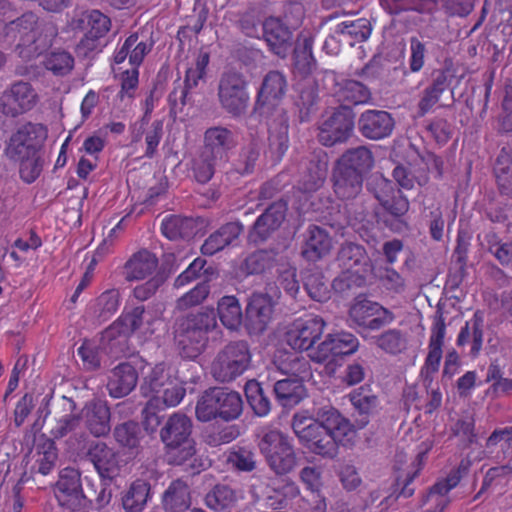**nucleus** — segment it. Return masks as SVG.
Segmentation results:
<instances>
[{"label": "nucleus", "instance_id": "51", "mask_svg": "<svg viewBox=\"0 0 512 512\" xmlns=\"http://www.w3.org/2000/svg\"><path fill=\"white\" fill-rule=\"evenodd\" d=\"M301 276L303 286L312 300L325 302L330 299V285L322 271L316 268L305 269Z\"/></svg>", "mask_w": 512, "mask_h": 512}, {"label": "nucleus", "instance_id": "58", "mask_svg": "<svg viewBox=\"0 0 512 512\" xmlns=\"http://www.w3.org/2000/svg\"><path fill=\"white\" fill-rule=\"evenodd\" d=\"M69 404L70 413L60 417L54 418L51 421L50 434L53 438L60 439L65 437L70 432L76 430L80 425V414H75L76 403L72 399H65Z\"/></svg>", "mask_w": 512, "mask_h": 512}, {"label": "nucleus", "instance_id": "23", "mask_svg": "<svg viewBox=\"0 0 512 512\" xmlns=\"http://www.w3.org/2000/svg\"><path fill=\"white\" fill-rule=\"evenodd\" d=\"M80 418L85 428L95 438L106 437L111 431V411L106 401L92 399L85 403Z\"/></svg>", "mask_w": 512, "mask_h": 512}, {"label": "nucleus", "instance_id": "52", "mask_svg": "<svg viewBox=\"0 0 512 512\" xmlns=\"http://www.w3.org/2000/svg\"><path fill=\"white\" fill-rule=\"evenodd\" d=\"M196 222L190 217L170 215L163 219L161 230L170 240L188 239L195 234Z\"/></svg>", "mask_w": 512, "mask_h": 512}, {"label": "nucleus", "instance_id": "26", "mask_svg": "<svg viewBox=\"0 0 512 512\" xmlns=\"http://www.w3.org/2000/svg\"><path fill=\"white\" fill-rule=\"evenodd\" d=\"M261 31L269 49L285 58L292 47V31L278 17L270 16L261 23Z\"/></svg>", "mask_w": 512, "mask_h": 512}, {"label": "nucleus", "instance_id": "4", "mask_svg": "<svg viewBox=\"0 0 512 512\" xmlns=\"http://www.w3.org/2000/svg\"><path fill=\"white\" fill-rule=\"evenodd\" d=\"M5 36L16 40L15 53L21 59L29 61L52 46L58 34L56 25L51 22H39L38 16L28 11L6 24Z\"/></svg>", "mask_w": 512, "mask_h": 512}, {"label": "nucleus", "instance_id": "35", "mask_svg": "<svg viewBox=\"0 0 512 512\" xmlns=\"http://www.w3.org/2000/svg\"><path fill=\"white\" fill-rule=\"evenodd\" d=\"M336 163L366 178L375 166V158L370 148L361 145L347 149Z\"/></svg>", "mask_w": 512, "mask_h": 512}, {"label": "nucleus", "instance_id": "19", "mask_svg": "<svg viewBox=\"0 0 512 512\" xmlns=\"http://www.w3.org/2000/svg\"><path fill=\"white\" fill-rule=\"evenodd\" d=\"M274 302L267 293H253L248 300L244 325L248 334L260 335L264 333L272 320Z\"/></svg>", "mask_w": 512, "mask_h": 512}, {"label": "nucleus", "instance_id": "2", "mask_svg": "<svg viewBox=\"0 0 512 512\" xmlns=\"http://www.w3.org/2000/svg\"><path fill=\"white\" fill-rule=\"evenodd\" d=\"M193 421L184 413L170 415L159 430L167 462L174 466L186 465L193 474L199 473L202 461L196 458V441Z\"/></svg>", "mask_w": 512, "mask_h": 512}, {"label": "nucleus", "instance_id": "62", "mask_svg": "<svg viewBox=\"0 0 512 512\" xmlns=\"http://www.w3.org/2000/svg\"><path fill=\"white\" fill-rule=\"evenodd\" d=\"M318 94L316 88L311 85H304L296 101L299 109L300 122H308L311 116L317 111Z\"/></svg>", "mask_w": 512, "mask_h": 512}, {"label": "nucleus", "instance_id": "3", "mask_svg": "<svg viewBox=\"0 0 512 512\" xmlns=\"http://www.w3.org/2000/svg\"><path fill=\"white\" fill-rule=\"evenodd\" d=\"M257 437L258 449L267 466L283 483L275 490H283L285 496H296L299 490L295 482L287 477L296 468L298 460L292 440L278 429L263 430Z\"/></svg>", "mask_w": 512, "mask_h": 512}, {"label": "nucleus", "instance_id": "11", "mask_svg": "<svg viewBox=\"0 0 512 512\" xmlns=\"http://www.w3.org/2000/svg\"><path fill=\"white\" fill-rule=\"evenodd\" d=\"M54 494L61 507L72 511L87 509L92 503L83 491L81 472L72 467L60 471Z\"/></svg>", "mask_w": 512, "mask_h": 512}, {"label": "nucleus", "instance_id": "9", "mask_svg": "<svg viewBox=\"0 0 512 512\" xmlns=\"http://www.w3.org/2000/svg\"><path fill=\"white\" fill-rule=\"evenodd\" d=\"M356 127L353 108L338 106L318 127L317 139L326 147L345 143Z\"/></svg>", "mask_w": 512, "mask_h": 512}, {"label": "nucleus", "instance_id": "44", "mask_svg": "<svg viewBox=\"0 0 512 512\" xmlns=\"http://www.w3.org/2000/svg\"><path fill=\"white\" fill-rule=\"evenodd\" d=\"M110 19L99 10L82 12L71 21L74 31L91 32L94 37H102L110 30Z\"/></svg>", "mask_w": 512, "mask_h": 512}, {"label": "nucleus", "instance_id": "25", "mask_svg": "<svg viewBox=\"0 0 512 512\" xmlns=\"http://www.w3.org/2000/svg\"><path fill=\"white\" fill-rule=\"evenodd\" d=\"M237 146L232 130L225 126H213L204 132L203 153L220 162L228 160V153Z\"/></svg>", "mask_w": 512, "mask_h": 512}, {"label": "nucleus", "instance_id": "40", "mask_svg": "<svg viewBox=\"0 0 512 512\" xmlns=\"http://www.w3.org/2000/svg\"><path fill=\"white\" fill-rule=\"evenodd\" d=\"M191 504L190 487L182 479L172 481L162 495V506L165 512H186Z\"/></svg>", "mask_w": 512, "mask_h": 512}, {"label": "nucleus", "instance_id": "18", "mask_svg": "<svg viewBox=\"0 0 512 512\" xmlns=\"http://www.w3.org/2000/svg\"><path fill=\"white\" fill-rule=\"evenodd\" d=\"M395 119L391 113L380 109H366L357 118L356 128L365 139L378 141L388 138L395 129Z\"/></svg>", "mask_w": 512, "mask_h": 512}, {"label": "nucleus", "instance_id": "43", "mask_svg": "<svg viewBox=\"0 0 512 512\" xmlns=\"http://www.w3.org/2000/svg\"><path fill=\"white\" fill-rule=\"evenodd\" d=\"M461 480L460 469L452 470L449 475L436 482L430 489L424 499V503H434L433 509H428L425 512H443L444 509L449 505L450 499L447 497L448 492L456 487Z\"/></svg>", "mask_w": 512, "mask_h": 512}, {"label": "nucleus", "instance_id": "36", "mask_svg": "<svg viewBox=\"0 0 512 512\" xmlns=\"http://www.w3.org/2000/svg\"><path fill=\"white\" fill-rule=\"evenodd\" d=\"M493 175L500 196L512 200V148L504 146L493 164Z\"/></svg>", "mask_w": 512, "mask_h": 512}, {"label": "nucleus", "instance_id": "45", "mask_svg": "<svg viewBox=\"0 0 512 512\" xmlns=\"http://www.w3.org/2000/svg\"><path fill=\"white\" fill-rule=\"evenodd\" d=\"M216 318L229 331L236 332L244 322L239 300L235 296H223L217 302Z\"/></svg>", "mask_w": 512, "mask_h": 512}, {"label": "nucleus", "instance_id": "13", "mask_svg": "<svg viewBox=\"0 0 512 512\" xmlns=\"http://www.w3.org/2000/svg\"><path fill=\"white\" fill-rule=\"evenodd\" d=\"M410 208L408 198L401 190L379 203L374 209V218L380 227L387 228L394 233H404L409 230L407 213Z\"/></svg>", "mask_w": 512, "mask_h": 512}, {"label": "nucleus", "instance_id": "54", "mask_svg": "<svg viewBox=\"0 0 512 512\" xmlns=\"http://www.w3.org/2000/svg\"><path fill=\"white\" fill-rule=\"evenodd\" d=\"M278 252L274 249H260L249 254L243 262V271L247 275H258L271 269L276 262Z\"/></svg>", "mask_w": 512, "mask_h": 512}, {"label": "nucleus", "instance_id": "27", "mask_svg": "<svg viewBox=\"0 0 512 512\" xmlns=\"http://www.w3.org/2000/svg\"><path fill=\"white\" fill-rule=\"evenodd\" d=\"M333 248L329 233L317 225H309L303 234L301 256L308 262L316 263L327 257Z\"/></svg>", "mask_w": 512, "mask_h": 512}, {"label": "nucleus", "instance_id": "47", "mask_svg": "<svg viewBox=\"0 0 512 512\" xmlns=\"http://www.w3.org/2000/svg\"><path fill=\"white\" fill-rule=\"evenodd\" d=\"M158 266V259L148 250L135 253L125 264L128 281L141 280L151 275Z\"/></svg>", "mask_w": 512, "mask_h": 512}, {"label": "nucleus", "instance_id": "6", "mask_svg": "<svg viewBox=\"0 0 512 512\" xmlns=\"http://www.w3.org/2000/svg\"><path fill=\"white\" fill-rule=\"evenodd\" d=\"M242 412L241 395L226 387H211L205 390L195 408L196 417L200 422L218 418L230 422L238 419Z\"/></svg>", "mask_w": 512, "mask_h": 512}, {"label": "nucleus", "instance_id": "31", "mask_svg": "<svg viewBox=\"0 0 512 512\" xmlns=\"http://www.w3.org/2000/svg\"><path fill=\"white\" fill-rule=\"evenodd\" d=\"M453 74L449 69H435L429 85L422 91L418 102V114L424 116L439 101L440 96L450 87Z\"/></svg>", "mask_w": 512, "mask_h": 512}, {"label": "nucleus", "instance_id": "34", "mask_svg": "<svg viewBox=\"0 0 512 512\" xmlns=\"http://www.w3.org/2000/svg\"><path fill=\"white\" fill-rule=\"evenodd\" d=\"M120 324L114 321L101 333L99 349L111 359H119L130 353L129 337Z\"/></svg>", "mask_w": 512, "mask_h": 512}, {"label": "nucleus", "instance_id": "20", "mask_svg": "<svg viewBox=\"0 0 512 512\" xmlns=\"http://www.w3.org/2000/svg\"><path fill=\"white\" fill-rule=\"evenodd\" d=\"M287 88L285 76L276 70L269 71L263 78L262 84L255 101V111L260 115L269 114L273 110L278 111V105L283 99Z\"/></svg>", "mask_w": 512, "mask_h": 512}, {"label": "nucleus", "instance_id": "57", "mask_svg": "<svg viewBox=\"0 0 512 512\" xmlns=\"http://www.w3.org/2000/svg\"><path fill=\"white\" fill-rule=\"evenodd\" d=\"M205 504L214 511L231 508L236 502L235 491L224 484H217L205 496Z\"/></svg>", "mask_w": 512, "mask_h": 512}, {"label": "nucleus", "instance_id": "33", "mask_svg": "<svg viewBox=\"0 0 512 512\" xmlns=\"http://www.w3.org/2000/svg\"><path fill=\"white\" fill-rule=\"evenodd\" d=\"M364 179L335 162L332 171L333 190L341 200L355 199L363 189Z\"/></svg>", "mask_w": 512, "mask_h": 512}, {"label": "nucleus", "instance_id": "16", "mask_svg": "<svg viewBox=\"0 0 512 512\" xmlns=\"http://www.w3.org/2000/svg\"><path fill=\"white\" fill-rule=\"evenodd\" d=\"M325 321L320 316L309 315L293 321L285 334L286 343L294 350L307 351L320 339Z\"/></svg>", "mask_w": 512, "mask_h": 512}, {"label": "nucleus", "instance_id": "55", "mask_svg": "<svg viewBox=\"0 0 512 512\" xmlns=\"http://www.w3.org/2000/svg\"><path fill=\"white\" fill-rule=\"evenodd\" d=\"M372 28L370 22L365 18L355 21H345L336 25V33L342 35L344 42H363L367 40L371 34Z\"/></svg>", "mask_w": 512, "mask_h": 512}, {"label": "nucleus", "instance_id": "24", "mask_svg": "<svg viewBox=\"0 0 512 512\" xmlns=\"http://www.w3.org/2000/svg\"><path fill=\"white\" fill-rule=\"evenodd\" d=\"M289 118L284 110L278 111V114L269 123L268 127V146L264 155L268 157L273 164L279 163L289 147Z\"/></svg>", "mask_w": 512, "mask_h": 512}, {"label": "nucleus", "instance_id": "29", "mask_svg": "<svg viewBox=\"0 0 512 512\" xmlns=\"http://www.w3.org/2000/svg\"><path fill=\"white\" fill-rule=\"evenodd\" d=\"M335 263L343 271L367 273L372 264L366 248L353 241L340 244L335 255Z\"/></svg>", "mask_w": 512, "mask_h": 512}, {"label": "nucleus", "instance_id": "60", "mask_svg": "<svg viewBox=\"0 0 512 512\" xmlns=\"http://www.w3.org/2000/svg\"><path fill=\"white\" fill-rule=\"evenodd\" d=\"M373 338L380 349L390 354L401 353L407 346L405 333L398 329H389Z\"/></svg>", "mask_w": 512, "mask_h": 512}, {"label": "nucleus", "instance_id": "48", "mask_svg": "<svg viewBox=\"0 0 512 512\" xmlns=\"http://www.w3.org/2000/svg\"><path fill=\"white\" fill-rule=\"evenodd\" d=\"M438 2L439 0H379L382 9L392 16L408 12L429 14L435 9Z\"/></svg>", "mask_w": 512, "mask_h": 512}, {"label": "nucleus", "instance_id": "17", "mask_svg": "<svg viewBox=\"0 0 512 512\" xmlns=\"http://www.w3.org/2000/svg\"><path fill=\"white\" fill-rule=\"evenodd\" d=\"M142 366L143 359L140 357H133L115 366L107 383L109 395L113 398L129 395L137 386Z\"/></svg>", "mask_w": 512, "mask_h": 512}, {"label": "nucleus", "instance_id": "21", "mask_svg": "<svg viewBox=\"0 0 512 512\" xmlns=\"http://www.w3.org/2000/svg\"><path fill=\"white\" fill-rule=\"evenodd\" d=\"M358 339L349 332L328 334L323 342L313 350L311 358L319 363L335 361L337 357L351 355L357 351Z\"/></svg>", "mask_w": 512, "mask_h": 512}, {"label": "nucleus", "instance_id": "5", "mask_svg": "<svg viewBox=\"0 0 512 512\" xmlns=\"http://www.w3.org/2000/svg\"><path fill=\"white\" fill-rule=\"evenodd\" d=\"M218 328L214 308L206 307L177 318L174 340L179 354L185 359H196L206 349L208 334Z\"/></svg>", "mask_w": 512, "mask_h": 512}, {"label": "nucleus", "instance_id": "7", "mask_svg": "<svg viewBox=\"0 0 512 512\" xmlns=\"http://www.w3.org/2000/svg\"><path fill=\"white\" fill-rule=\"evenodd\" d=\"M252 354L244 340L230 341L221 348L211 363V375L220 383H230L251 366Z\"/></svg>", "mask_w": 512, "mask_h": 512}, {"label": "nucleus", "instance_id": "61", "mask_svg": "<svg viewBox=\"0 0 512 512\" xmlns=\"http://www.w3.org/2000/svg\"><path fill=\"white\" fill-rule=\"evenodd\" d=\"M367 191L370 192L378 201V204L394 195L397 190L395 184L382 173L371 175L366 182Z\"/></svg>", "mask_w": 512, "mask_h": 512}, {"label": "nucleus", "instance_id": "49", "mask_svg": "<svg viewBox=\"0 0 512 512\" xmlns=\"http://www.w3.org/2000/svg\"><path fill=\"white\" fill-rule=\"evenodd\" d=\"M339 106H348L352 108L360 104H366L372 99L370 89L362 82L357 80H346L340 86L337 92Z\"/></svg>", "mask_w": 512, "mask_h": 512}, {"label": "nucleus", "instance_id": "37", "mask_svg": "<svg viewBox=\"0 0 512 512\" xmlns=\"http://www.w3.org/2000/svg\"><path fill=\"white\" fill-rule=\"evenodd\" d=\"M350 401L355 409L354 429H363L370 421V417L377 413L379 400L374 394L364 388H359L350 394Z\"/></svg>", "mask_w": 512, "mask_h": 512}, {"label": "nucleus", "instance_id": "12", "mask_svg": "<svg viewBox=\"0 0 512 512\" xmlns=\"http://www.w3.org/2000/svg\"><path fill=\"white\" fill-rule=\"evenodd\" d=\"M84 456L86 461L93 465L100 481L112 483L120 476L123 467L120 452L106 442L99 440L87 442Z\"/></svg>", "mask_w": 512, "mask_h": 512}, {"label": "nucleus", "instance_id": "1", "mask_svg": "<svg viewBox=\"0 0 512 512\" xmlns=\"http://www.w3.org/2000/svg\"><path fill=\"white\" fill-rule=\"evenodd\" d=\"M291 426L302 446L325 459H334L339 444L355 435L351 421L331 406L315 409L312 416L296 413Z\"/></svg>", "mask_w": 512, "mask_h": 512}, {"label": "nucleus", "instance_id": "8", "mask_svg": "<svg viewBox=\"0 0 512 512\" xmlns=\"http://www.w3.org/2000/svg\"><path fill=\"white\" fill-rule=\"evenodd\" d=\"M248 81L243 73L230 68L221 73L217 85V98L223 111L233 118L242 117L248 108Z\"/></svg>", "mask_w": 512, "mask_h": 512}, {"label": "nucleus", "instance_id": "42", "mask_svg": "<svg viewBox=\"0 0 512 512\" xmlns=\"http://www.w3.org/2000/svg\"><path fill=\"white\" fill-rule=\"evenodd\" d=\"M446 333V325L442 312L437 311L434 317L432 334L429 341V352L425 360L424 369L435 373L439 369L442 358V346Z\"/></svg>", "mask_w": 512, "mask_h": 512}, {"label": "nucleus", "instance_id": "28", "mask_svg": "<svg viewBox=\"0 0 512 512\" xmlns=\"http://www.w3.org/2000/svg\"><path fill=\"white\" fill-rule=\"evenodd\" d=\"M415 158V149L411 145L409 151H407L406 159L402 162H396L392 171V177L400 189L411 190L415 184L424 186L429 181V177H426L425 169L419 168Z\"/></svg>", "mask_w": 512, "mask_h": 512}, {"label": "nucleus", "instance_id": "15", "mask_svg": "<svg viewBox=\"0 0 512 512\" xmlns=\"http://www.w3.org/2000/svg\"><path fill=\"white\" fill-rule=\"evenodd\" d=\"M287 210L288 204L285 200L281 199L270 204L250 227L248 242L256 246L267 242L282 225Z\"/></svg>", "mask_w": 512, "mask_h": 512}, {"label": "nucleus", "instance_id": "22", "mask_svg": "<svg viewBox=\"0 0 512 512\" xmlns=\"http://www.w3.org/2000/svg\"><path fill=\"white\" fill-rule=\"evenodd\" d=\"M36 98L37 95L28 82H16L0 97V114L16 117L31 110L36 104Z\"/></svg>", "mask_w": 512, "mask_h": 512}, {"label": "nucleus", "instance_id": "41", "mask_svg": "<svg viewBox=\"0 0 512 512\" xmlns=\"http://www.w3.org/2000/svg\"><path fill=\"white\" fill-rule=\"evenodd\" d=\"M152 497L151 484L138 478L122 492V507L126 512H142Z\"/></svg>", "mask_w": 512, "mask_h": 512}, {"label": "nucleus", "instance_id": "30", "mask_svg": "<svg viewBox=\"0 0 512 512\" xmlns=\"http://www.w3.org/2000/svg\"><path fill=\"white\" fill-rule=\"evenodd\" d=\"M173 378L170 368L165 363L152 366L143 359L140 392L145 397L158 396L166 386L170 385Z\"/></svg>", "mask_w": 512, "mask_h": 512}, {"label": "nucleus", "instance_id": "56", "mask_svg": "<svg viewBox=\"0 0 512 512\" xmlns=\"http://www.w3.org/2000/svg\"><path fill=\"white\" fill-rule=\"evenodd\" d=\"M113 437L121 447L137 448L142 438L141 427L138 422L133 420L119 423L113 429Z\"/></svg>", "mask_w": 512, "mask_h": 512}, {"label": "nucleus", "instance_id": "10", "mask_svg": "<svg viewBox=\"0 0 512 512\" xmlns=\"http://www.w3.org/2000/svg\"><path fill=\"white\" fill-rule=\"evenodd\" d=\"M46 138L47 129L44 125L26 123L10 136L5 155L13 160L40 154Z\"/></svg>", "mask_w": 512, "mask_h": 512}, {"label": "nucleus", "instance_id": "14", "mask_svg": "<svg viewBox=\"0 0 512 512\" xmlns=\"http://www.w3.org/2000/svg\"><path fill=\"white\" fill-rule=\"evenodd\" d=\"M290 364L292 367L284 372H291V375L276 381L272 388L276 401L283 408H293L306 396V388L302 378L299 377V374L303 372V358L295 356L291 359Z\"/></svg>", "mask_w": 512, "mask_h": 512}, {"label": "nucleus", "instance_id": "63", "mask_svg": "<svg viewBox=\"0 0 512 512\" xmlns=\"http://www.w3.org/2000/svg\"><path fill=\"white\" fill-rule=\"evenodd\" d=\"M43 64L55 76H66L74 68V58L67 51H55L48 54Z\"/></svg>", "mask_w": 512, "mask_h": 512}, {"label": "nucleus", "instance_id": "59", "mask_svg": "<svg viewBox=\"0 0 512 512\" xmlns=\"http://www.w3.org/2000/svg\"><path fill=\"white\" fill-rule=\"evenodd\" d=\"M230 463L236 470L242 472H251L257 467V456L254 450L246 446L234 447L227 457Z\"/></svg>", "mask_w": 512, "mask_h": 512}, {"label": "nucleus", "instance_id": "64", "mask_svg": "<svg viewBox=\"0 0 512 512\" xmlns=\"http://www.w3.org/2000/svg\"><path fill=\"white\" fill-rule=\"evenodd\" d=\"M366 273L357 271H343L331 283L335 292L345 294L354 288L363 287L366 284Z\"/></svg>", "mask_w": 512, "mask_h": 512}, {"label": "nucleus", "instance_id": "38", "mask_svg": "<svg viewBox=\"0 0 512 512\" xmlns=\"http://www.w3.org/2000/svg\"><path fill=\"white\" fill-rule=\"evenodd\" d=\"M483 250L491 254L504 269L512 272V240L504 241L493 230L484 233L482 239L478 236Z\"/></svg>", "mask_w": 512, "mask_h": 512}, {"label": "nucleus", "instance_id": "53", "mask_svg": "<svg viewBox=\"0 0 512 512\" xmlns=\"http://www.w3.org/2000/svg\"><path fill=\"white\" fill-rule=\"evenodd\" d=\"M261 148V140L252 135L248 144L242 147L239 153L234 172L242 176L252 174L260 157Z\"/></svg>", "mask_w": 512, "mask_h": 512}, {"label": "nucleus", "instance_id": "46", "mask_svg": "<svg viewBox=\"0 0 512 512\" xmlns=\"http://www.w3.org/2000/svg\"><path fill=\"white\" fill-rule=\"evenodd\" d=\"M483 327L484 318L483 313L477 310L473 318L465 323V326L461 328L460 333L457 337V345L464 346L471 342L470 355L472 357L478 356L482 348L483 343Z\"/></svg>", "mask_w": 512, "mask_h": 512}, {"label": "nucleus", "instance_id": "32", "mask_svg": "<svg viewBox=\"0 0 512 512\" xmlns=\"http://www.w3.org/2000/svg\"><path fill=\"white\" fill-rule=\"evenodd\" d=\"M243 230L244 226L240 222L223 224L204 241L201 246L202 254L212 256L228 246L238 245Z\"/></svg>", "mask_w": 512, "mask_h": 512}, {"label": "nucleus", "instance_id": "50", "mask_svg": "<svg viewBox=\"0 0 512 512\" xmlns=\"http://www.w3.org/2000/svg\"><path fill=\"white\" fill-rule=\"evenodd\" d=\"M247 402L255 415L264 417L271 411L272 403L269 398L271 389L267 390L257 380H249L244 388Z\"/></svg>", "mask_w": 512, "mask_h": 512}, {"label": "nucleus", "instance_id": "39", "mask_svg": "<svg viewBox=\"0 0 512 512\" xmlns=\"http://www.w3.org/2000/svg\"><path fill=\"white\" fill-rule=\"evenodd\" d=\"M328 160L325 153L312 155L306 162L302 173V185L305 192H314L325 182Z\"/></svg>", "mask_w": 512, "mask_h": 512}]
</instances>
